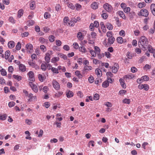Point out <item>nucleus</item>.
<instances>
[{"instance_id": "79ce46f5", "label": "nucleus", "mask_w": 155, "mask_h": 155, "mask_svg": "<svg viewBox=\"0 0 155 155\" xmlns=\"http://www.w3.org/2000/svg\"><path fill=\"white\" fill-rule=\"evenodd\" d=\"M49 90V88L47 86H45L42 89L43 91L45 94H46L47 93V92Z\"/></svg>"}, {"instance_id": "603ef678", "label": "nucleus", "mask_w": 155, "mask_h": 155, "mask_svg": "<svg viewBox=\"0 0 155 155\" xmlns=\"http://www.w3.org/2000/svg\"><path fill=\"white\" fill-rule=\"evenodd\" d=\"M1 75L3 76H5L7 75V72L4 69H3L0 71Z\"/></svg>"}, {"instance_id": "c85d7f7f", "label": "nucleus", "mask_w": 155, "mask_h": 155, "mask_svg": "<svg viewBox=\"0 0 155 155\" xmlns=\"http://www.w3.org/2000/svg\"><path fill=\"white\" fill-rule=\"evenodd\" d=\"M24 12V11L22 9H20L18 12V17L20 18L23 15Z\"/></svg>"}, {"instance_id": "6e6552de", "label": "nucleus", "mask_w": 155, "mask_h": 155, "mask_svg": "<svg viewBox=\"0 0 155 155\" xmlns=\"http://www.w3.org/2000/svg\"><path fill=\"white\" fill-rule=\"evenodd\" d=\"M29 84L32 90L35 93L38 91V88L35 84L32 82H30L29 83Z\"/></svg>"}, {"instance_id": "680f3d73", "label": "nucleus", "mask_w": 155, "mask_h": 155, "mask_svg": "<svg viewBox=\"0 0 155 155\" xmlns=\"http://www.w3.org/2000/svg\"><path fill=\"white\" fill-rule=\"evenodd\" d=\"M130 8L129 7H126L124 9V12L126 13L130 12Z\"/></svg>"}, {"instance_id": "ddd939ff", "label": "nucleus", "mask_w": 155, "mask_h": 155, "mask_svg": "<svg viewBox=\"0 0 155 155\" xmlns=\"http://www.w3.org/2000/svg\"><path fill=\"white\" fill-rule=\"evenodd\" d=\"M28 98L29 101H31L33 100H36L37 97L35 96H33V94L31 93H30L27 96Z\"/></svg>"}, {"instance_id": "a211bd4d", "label": "nucleus", "mask_w": 155, "mask_h": 155, "mask_svg": "<svg viewBox=\"0 0 155 155\" xmlns=\"http://www.w3.org/2000/svg\"><path fill=\"white\" fill-rule=\"evenodd\" d=\"M119 81L120 83V85L122 87L124 88H125L126 87V84L124 82V81L123 79L120 78L119 80Z\"/></svg>"}, {"instance_id": "49530a36", "label": "nucleus", "mask_w": 155, "mask_h": 155, "mask_svg": "<svg viewBox=\"0 0 155 155\" xmlns=\"http://www.w3.org/2000/svg\"><path fill=\"white\" fill-rule=\"evenodd\" d=\"M75 7L76 8V9L77 10H79L81 8V6L78 3H76L75 5Z\"/></svg>"}, {"instance_id": "8fccbe9b", "label": "nucleus", "mask_w": 155, "mask_h": 155, "mask_svg": "<svg viewBox=\"0 0 155 155\" xmlns=\"http://www.w3.org/2000/svg\"><path fill=\"white\" fill-rule=\"evenodd\" d=\"M51 17L50 14L48 12H45L44 14V17L45 19L49 18Z\"/></svg>"}, {"instance_id": "0e129e2a", "label": "nucleus", "mask_w": 155, "mask_h": 155, "mask_svg": "<svg viewBox=\"0 0 155 155\" xmlns=\"http://www.w3.org/2000/svg\"><path fill=\"white\" fill-rule=\"evenodd\" d=\"M69 21V18L67 16L64 17L63 19V21L64 23V25L65 24H67V22H68Z\"/></svg>"}, {"instance_id": "c9c22d12", "label": "nucleus", "mask_w": 155, "mask_h": 155, "mask_svg": "<svg viewBox=\"0 0 155 155\" xmlns=\"http://www.w3.org/2000/svg\"><path fill=\"white\" fill-rule=\"evenodd\" d=\"M67 6L71 9L73 10L75 8L73 4L72 3L70 2H68V3Z\"/></svg>"}, {"instance_id": "aec40b11", "label": "nucleus", "mask_w": 155, "mask_h": 155, "mask_svg": "<svg viewBox=\"0 0 155 155\" xmlns=\"http://www.w3.org/2000/svg\"><path fill=\"white\" fill-rule=\"evenodd\" d=\"M136 14L135 12L134 11H132L129 13V17L130 20H132L133 19Z\"/></svg>"}, {"instance_id": "c03bdc74", "label": "nucleus", "mask_w": 155, "mask_h": 155, "mask_svg": "<svg viewBox=\"0 0 155 155\" xmlns=\"http://www.w3.org/2000/svg\"><path fill=\"white\" fill-rule=\"evenodd\" d=\"M147 48L148 51L150 53L153 52L154 51V50H155V49H154L150 45H149L147 46Z\"/></svg>"}, {"instance_id": "3c124183", "label": "nucleus", "mask_w": 155, "mask_h": 155, "mask_svg": "<svg viewBox=\"0 0 155 155\" xmlns=\"http://www.w3.org/2000/svg\"><path fill=\"white\" fill-rule=\"evenodd\" d=\"M21 47V45L20 43L18 42L15 48L17 50H19L20 49Z\"/></svg>"}, {"instance_id": "4d7b16f0", "label": "nucleus", "mask_w": 155, "mask_h": 155, "mask_svg": "<svg viewBox=\"0 0 155 155\" xmlns=\"http://www.w3.org/2000/svg\"><path fill=\"white\" fill-rule=\"evenodd\" d=\"M107 77L111 78L114 76L113 74L111 72H108L106 74Z\"/></svg>"}, {"instance_id": "393cba45", "label": "nucleus", "mask_w": 155, "mask_h": 155, "mask_svg": "<svg viewBox=\"0 0 155 155\" xmlns=\"http://www.w3.org/2000/svg\"><path fill=\"white\" fill-rule=\"evenodd\" d=\"M94 51L96 53L97 56H98L100 54L101 50L100 48L97 46H95L94 47Z\"/></svg>"}, {"instance_id": "864d4df0", "label": "nucleus", "mask_w": 155, "mask_h": 155, "mask_svg": "<svg viewBox=\"0 0 155 155\" xmlns=\"http://www.w3.org/2000/svg\"><path fill=\"white\" fill-rule=\"evenodd\" d=\"M38 77L40 81L41 82H43V81L44 78L42 75L39 74L38 75Z\"/></svg>"}, {"instance_id": "f257e3e1", "label": "nucleus", "mask_w": 155, "mask_h": 155, "mask_svg": "<svg viewBox=\"0 0 155 155\" xmlns=\"http://www.w3.org/2000/svg\"><path fill=\"white\" fill-rule=\"evenodd\" d=\"M139 47L143 50L146 49L148 44V41L147 38L144 36L141 37L138 42Z\"/></svg>"}, {"instance_id": "e2e57ef3", "label": "nucleus", "mask_w": 155, "mask_h": 155, "mask_svg": "<svg viewBox=\"0 0 155 155\" xmlns=\"http://www.w3.org/2000/svg\"><path fill=\"white\" fill-rule=\"evenodd\" d=\"M102 18L104 19H106L108 17V15L106 13H103L101 14Z\"/></svg>"}, {"instance_id": "412c9836", "label": "nucleus", "mask_w": 155, "mask_h": 155, "mask_svg": "<svg viewBox=\"0 0 155 155\" xmlns=\"http://www.w3.org/2000/svg\"><path fill=\"white\" fill-rule=\"evenodd\" d=\"M118 14L119 16H120V17L122 18L123 19H126V17L125 15V14L124 12L122 11H119L118 12Z\"/></svg>"}, {"instance_id": "72a5a7b5", "label": "nucleus", "mask_w": 155, "mask_h": 155, "mask_svg": "<svg viewBox=\"0 0 155 155\" xmlns=\"http://www.w3.org/2000/svg\"><path fill=\"white\" fill-rule=\"evenodd\" d=\"M109 83L107 80L103 82L102 84V86L103 87L106 88L108 86Z\"/></svg>"}, {"instance_id": "9b49d317", "label": "nucleus", "mask_w": 155, "mask_h": 155, "mask_svg": "<svg viewBox=\"0 0 155 155\" xmlns=\"http://www.w3.org/2000/svg\"><path fill=\"white\" fill-rule=\"evenodd\" d=\"M18 69L21 72H24L26 71V67L25 65L21 64L18 66Z\"/></svg>"}, {"instance_id": "0eeeda50", "label": "nucleus", "mask_w": 155, "mask_h": 155, "mask_svg": "<svg viewBox=\"0 0 155 155\" xmlns=\"http://www.w3.org/2000/svg\"><path fill=\"white\" fill-rule=\"evenodd\" d=\"M135 77V76L132 74H130L125 75L124 76L123 78L124 79L127 80H130L133 79Z\"/></svg>"}, {"instance_id": "cd10ccee", "label": "nucleus", "mask_w": 155, "mask_h": 155, "mask_svg": "<svg viewBox=\"0 0 155 155\" xmlns=\"http://www.w3.org/2000/svg\"><path fill=\"white\" fill-rule=\"evenodd\" d=\"M10 55V52L9 51H7L5 53V59L7 60L8 59Z\"/></svg>"}, {"instance_id": "f704fd0d", "label": "nucleus", "mask_w": 155, "mask_h": 155, "mask_svg": "<svg viewBox=\"0 0 155 155\" xmlns=\"http://www.w3.org/2000/svg\"><path fill=\"white\" fill-rule=\"evenodd\" d=\"M75 74L79 78H81L82 77V75L81 74L80 71H76L75 72Z\"/></svg>"}, {"instance_id": "f3484780", "label": "nucleus", "mask_w": 155, "mask_h": 155, "mask_svg": "<svg viewBox=\"0 0 155 155\" xmlns=\"http://www.w3.org/2000/svg\"><path fill=\"white\" fill-rule=\"evenodd\" d=\"M150 9L152 14L155 16V4H152L151 5Z\"/></svg>"}, {"instance_id": "5fc2aeb1", "label": "nucleus", "mask_w": 155, "mask_h": 155, "mask_svg": "<svg viewBox=\"0 0 155 155\" xmlns=\"http://www.w3.org/2000/svg\"><path fill=\"white\" fill-rule=\"evenodd\" d=\"M26 123L28 125H31L32 123V120H29L28 119L25 120Z\"/></svg>"}, {"instance_id": "5701e85b", "label": "nucleus", "mask_w": 155, "mask_h": 155, "mask_svg": "<svg viewBox=\"0 0 155 155\" xmlns=\"http://www.w3.org/2000/svg\"><path fill=\"white\" fill-rule=\"evenodd\" d=\"M115 41V38L113 37H109L108 39V41L109 43L110 44H113Z\"/></svg>"}, {"instance_id": "20e7f679", "label": "nucleus", "mask_w": 155, "mask_h": 155, "mask_svg": "<svg viewBox=\"0 0 155 155\" xmlns=\"http://www.w3.org/2000/svg\"><path fill=\"white\" fill-rule=\"evenodd\" d=\"M28 64L31 67L35 68L36 70L39 69V67L38 66L33 62V60L28 61Z\"/></svg>"}, {"instance_id": "ea45409f", "label": "nucleus", "mask_w": 155, "mask_h": 155, "mask_svg": "<svg viewBox=\"0 0 155 155\" xmlns=\"http://www.w3.org/2000/svg\"><path fill=\"white\" fill-rule=\"evenodd\" d=\"M39 41L40 42L43 43H46L47 41V40L41 37L39 39Z\"/></svg>"}, {"instance_id": "1a4fd4ad", "label": "nucleus", "mask_w": 155, "mask_h": 155, "mask_svg": "<svg viewBox=\"0 0 155 155\" xmlns=\"http://www.w3.org/2000/svg\"><path fill=\"white\" fill-rule=\"evenodd\" d=\"M29 78V79L30 81L32 82L34 81L35 80V79L34 77V73L32 71H30L28 74Z\"/></svg>"}, {"instance_id": "774afa93", "label": "nucleus", "mask_w": 155, "mask_h": 155, "mask_svg": "<svg viewBox=\"0 0 155 155\" xmlns=\"http://www.w3.org/2000/svg\"><path fill=\"white\" fill-rule=\"evenodd\" d=\"M151 68V66L150 65L146 64L143 67V68L145 69H149Z\"/></svg>"}, {"instance_id": "b1692460", "label": "nucleus", "mask_w": 155, "mask_h": 155, "mask_svg": "<svg viewBox=\"0 0 155 155\" xmlns=\"http://www.w3.org/2000/svg\"><path fill=\"white\" fill-rule=\"evenodd\" d=\"M107 28L109 30H112L113 29V26L110 23L107 22L106 24Z\"/></svg>"}, {"instance_id": "4be33fe9", "label": "nucleus", "mask_w": 155, "mask_h": 155, "mask_svg": "<svg viewBox=\"0 0 155 155\" xmlns=\"http://www.w3.org/2000/svg\"><path fill=\"white\" fill-rule=\"evenodd\" d=\"M45 59L47 63H48L50 62V55L49 53H47L46 54Z\"/></svg>"}, {"instance_id": "e433bc0d", "label": "nucleus", "mask_w": 155, "mask_h": 155, "mask_svg": "<svg viewBox=\"0 0 155 155\" xmlns=\"http://www.w3.org/2000/svg\"><path fill=\"white\" fill-rule=\"evenodd\" d=\"M115 21H116V24L118 27H120L121 26V23L118 17L115 18Z\"/></svg>"}, {"instance_id": "4c0bfd02", "label": "nucleus", "mask_w": 155, "mask_h": 155, "mask_svg": "<svg viewBox=\"0 0 155 155\" xmlns=\"http://www.w3.org/2000/svg\"><path fill=\"white\" fill-rule=\"evenodd\" d=\"M30 8L31 9H34L35 7V2L33 1L30 3Z\"/></svg>"}, {"instance_id": "423d86ee", "label": "nucleus", "mask_w": 155, "mask_h": 155, "mask_svg": "<svg viewBox=\"0 0 155 155\" xmlns=\"http://www.w3.org/2000/svg\"><path fill=\"white\" fill-rule=\"evenodd\" d=\"M140 14L141 15L147 17L149 15V12L147 9H142L140 11Z\"/></svg>"}, {"instance_id": "338daca9", "label": "nucleus", "mask_w": 155, "mask_h": 155, "mask_svg": "<svg viewBox=\"0 0 155 155\" xmlns=\"http://www.w3.org/2000/svg\"><path fill=\"white\" fill-rule=\"evenodd\" d=\"M9 21L12 23H15V20L14 19V18L12 17H9Z\"/></svg>"}, {"instance_id": "bf43d9fd", "label": "nucleus", "mask_w": 155, "mask_h": 155, "mask_svg": "<svg viewBox=\"0 0 155 155\" xmlns=\"http://www.w3.org/2000/svg\"><path fill=\"white\" fill-rule=\"evenodd\" d=\"M145 6L144 2H140L138 5V7L140 8H142Z\"/></svg>"}, {"instance_id": "6ab92c4d", "label": "nucleus", "mask_w": 155, "mask_h": 155, "mask_svg": "<svg viewBox=\"0 0 155 155\" xmlns=\"http://www.w3.org/2000/svg\"><path fill=\"white\" fill-rule=\"evenodd\" d=\"M15 46V42L13 41H10L8 43V47L10 48H13Z\"/></svg>"}, {"instance_id": "9d476101", "label": "nucleus", "mask_w": 155, "mask_h": 155, "mask_svg": "<svg viewBox=\"0 0 155 155\" xmlns=\"http://www.w3.org/2000/svg\"><path fill=\"white\" fill-rule=\"evenodd\" d=\"M114 66L112 68V71L114 73H116L119 68V66L117 64H115Z\"/></svg>"}, {"instance_id": "58836bf2", "label": "nucleus", "mask_w": 155, "mask_h": 155, "mask_svg": "<svg viewBox=\"0 0 155 155\" xmlns=\"http://www.w3.org/2000/svg\"><path fill=\"white\" fill-rule=\"evenodd\" d=\"M92 69V67L90 66H85L84 67V70L86 71L91 70Z\"/></svg>"}, {"instance_id": "a19ab883", "label": "nucleus", "mask_w": 155, "mask_h": 155, "mask_svg": "<svg viewBox=\"0 0 155 155\" xmlns=\"http://www.w3.org/2000/svg\"><path fill=\"white\" fill-rule=\"evenodd\" d=\"M55 37L54 36L50 35L49 36V41L51 42H53L54 41Z\"/></svg>"}, {"instance_id": "4468645a", "label": "nucleus", "mask_w": 155, "mask_h": 155, "mask_svg": "<svg viewBox=\"0 0 155 155\" xmlns=\"http://www.w3.org/2000/svg\"><path fill=\"white\" fill-rule=\"evenodd\" d=\"M77 37L78 39L81 41L84 39V36L82 33L81 32H79L78 33Z\"/></svg>"}, {"instance_id": "7c9ffc66", "label": "nucleus", "mask_w": 155, "mask_h": 155, "mask_svg": "<svg viewBox=\"0 0 155 155\" xmlns=\"http://www.w3.org/2000/svg\"><path fill=\"white\" fill-rule=\"evenodd\" d=\"M117 41L118 43L120 44H121L123 42V39L121 37H118L117 38Z\"/></svg>"}, {"instance_id": "2eb2a0df", "label": "nucleus", "mask_w": 155, "mask_h": 155, "mask_svg": "<svg viewBox=\"0 0 155 155\" xmlns=\"http://www.w3.org/2000/svg\"><path fill=\"white\" fill-rule=\"evenodd\" d=\"M95 72L98 77H101L102 75V72L101 70L99 68H97L95 70Z\"/></svg>"}, {"instance_id": "052dcab7", "label": "nucleus", "mask_w": 155, "mask_h": 155, "mask_svg": "<svg viewBox=\"0 0 155 155\" xmlns=\"http://www.w3.org/2000/svg\"><path fill=\"white\" fill-rule=\"evenodd\" d=\"M84 59H85V58H79L78 59V62L80 64H81L82 63V61L84 60Z\"/></svg>"}, {"instance_id": "f8f14e48", "label": "nucleus", "mask_w": 155, "mask_h": 155, "mask_svg": "<svg viewBox=\"0 0 155 155\" xmlns=\"http://www.w3.org/2000/svg\"><path fill=\"white\" fill-rule=\"evenodd\" d=\"M66 95L68 98H70L73 97L74 93L71 91L67 90L66 92Z\"/></svg>"}, {"instance_id": "7ed1b4c3", "label": "nucleus", "mask_w": 155, "mask_h": 155, "mask_svg": "<svg viewBox=\"0 0 155 155\" xmlns=\"http://www.w3.org/2000/svg\"><path fill=\"white\" fill-rule=\"evenodd\" d=\"M52 84L54 88L56 90H58L60 88V85L58 83L56 80L54 79L52 82Z\"/></svg>"}, {"instance_id": "09e8293b", "label": "nucleus", "mask_w": 155, "mask_h": 155, "mask_svg": "<svg viewBox=\"0 0 155 155\" xmlns=\"http://www.w3.org/2000/svg\"><path fill=\"white\" fill-rule=\"evenodd\" d=\"M59 57H54L51 59V62L54 63L59 61Z\"/></svg>"}, {"instance_id": "c756f323", "label": "nucleus", "mask_w": 155, "mask_h": 155, "mask_svg": "<svg viewBox=\"0 0 155 155\" xmlns=\"http://www.w3.org/2000/svg\"><path fill=\"white\" fill-rule=\"evenodd\" d=\"M47 63H42L41 65V69L43 71H45L47 69Z\"/></svg>"}, {"instance_id": "69168bd1", "label": "nucleus", "mask_w": 155, "mask_h": 155, "mask_svg": "<svg viewBox=\"0 0 155 155\" xmlns=\"http://www.w3.org/2000/svg\"><path fill=\"white\" fill-rule=\"evenodd\" d=\"M99 98V95L97 94H95L94 96V99L95 100H98Z\"/></svg>"}, {"instance_id": "13d9d810", "label": "nucleus", "mask_w": 155, "mask_h": 155, "mask_svg": "<svg viewBox=\"0 0 155 155\" xmlns=\"http://www.w3.org/2000/svg\"><path fill=\"white\" fill-rule=\"evenodd\" d=\"M51 70L53 72L56 74H58L59 73L58 69L54 68H51Z\"/></svg>"}, {"instance_id": "39448f33", "label": "nucleus", "mask_w": 155, "mask_h": 155, "mask_svg": "<svg viewBox=\"0 0 155 155\" xmlns=\"http://www.w3.org/2000/svg\"><path fill=\"white\" fill-rule=\"evenodd\" d=\"M33 46L31 44H28L26 45V50L30 53L33 51Z\"/></svg>"}, {"instance_id": "dca6fc26", "label": "nucleus", "mask_w": 155, "mask_h": 155, "mask_svg": "<svg viewBox=\"0 0 155 155\" xmlns=\"http://www.w3.org/2000/svg\"><path fill=\"white\" fill-rule=\"evenodd\" d=\"M91 8L94 9H96L98 7V4L96 2H93L91 5Z\"/></svg>"}, {"instance_id": "37998d69", "label": "nucleus", "mask_w": 155, "mask_h": 155, "mask_svg": "<svg viewBox=\"0 0 155 155\" xmlns=\"http://www.w3.org/2000/svg\"><path fill=\"white\" fill-rule=\"evenodd\" d=\"M89 51L93 57H95L96 56L97 54L94 51L92 50H90Z\"/></svg>"}, {"instance_id": "bb28decb", "label": "nucleus", "mask_w": 155, "mask_h": 155, "mask_svg": "<svg viewBox=\"0 0 155 155\" xmlns=\"http://www.w3.org/2000/svg\"><path fill=\"white\" fill-rule=\"evenodd\" d=\"M79 51L83 53H86L87 51L86 50V48L83 46L80 47L79 48Z\"/></svg>"}, {"instance_id": "a878e982", "label": "nucleus", "mask_w": 155, "mask_h": 155, "mask_svg": "<svg viewBox=\"0 0 155 155\" xmlns=\"http://www.w3.org/2000/svg\"><path fill=\"white\" fill-rule=\"evenodd\" d=\"M7 117V115L6 114H0V120H4L6 119Z\"/></svg>"}, {"instance_id": "f03ea898", "label": "nucleus", "mask_w": 155, "mask_h": 155, "mask_svg": "<svg viewBox=\"0 0 155 155\" xmlns=\"http://www.w3.org/2000/svg\"><path fill=\"white\" fill-rule=\"evenodd\" d=\"M104 8L107 12L112 13L113 11V8L112 6L108 3H106L103 5Z\"/></svg>"}, {"instance_id": "a18cd8bd", "label": "nucleus", "mask_w": 155, "mask_h": 155, "mask_svg": "<svg viewBox=\"0 0 155 155\" xmlns=\"http://www.w3.org/2000/svg\"><path fill=\"white\" fill-rule=\"evenodd\" d=\"M88 80L90 83H93L94 81V77L91 75L88 78Z\"/></svg>"}, {"instance_id": "de8ad7c7", "label": "nucleus", "mask_w": 155, "mask_h": 155, "mask_svg": "<svg viewBox=\"0 0 155 155\" xmlns=\"http://www.w3.org/2000/svg\"><path fill=\"white\" fill-rule=\"evenodd\" d=\"M143 81H147L149 80V78L147 75H144L142 77Z\"/></svg>"}, {"instance_id": "473e14b6", "label": "nucleus", "mask_w": 155, "mask_h": 155, "mask_svg": "<svg viewBox=\"0 0 155 155\" xmlns=\"http://www.w3.org/2000/svg\"><path fill=\"white\" fill-rule=\"evenodd\" d=\"M63 92L62 91H59L56 93L55 96L57 97H61L63 94Z\"/></svg>"}, {"instance_id": "6e6d98bb", "label": "nucleus", "mask_w": 155, "mask_h": 155, "mask_svg": "<svg viewBox=\"0 0 155 155\" xmlns=\"http://www.w3.org/2000/svg\"><path fill=\"white\" fill-rule=\"evenodd\" d=\"M28 24H27L28 26H30L33 25L34 24V21L32 20H30L28 21Z\"/></svg>"}, {"instance_id": "2f4dec72", "label": "nucleus", "mask_w": 155, "mask_h": 155, "mask_svg": "<svg viewBox=\"0 0 155 155\" xmlns=\"http://www.w3.org/2000/svg\"><path fill=\"white\" fill-rule=\"evenodd\" d=\"M12 77L15 79L17 80L18 81L21 80L22 79L21 77V76L18 75H13Z\"/></svg>"}]
</instances>
